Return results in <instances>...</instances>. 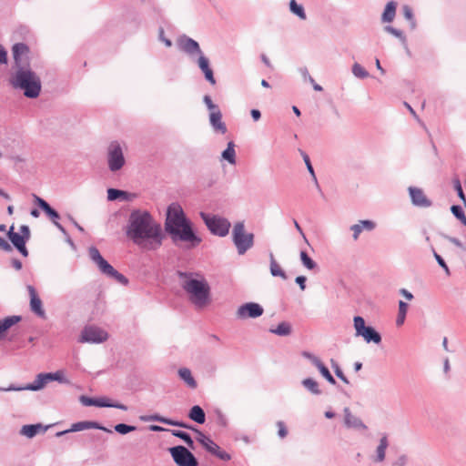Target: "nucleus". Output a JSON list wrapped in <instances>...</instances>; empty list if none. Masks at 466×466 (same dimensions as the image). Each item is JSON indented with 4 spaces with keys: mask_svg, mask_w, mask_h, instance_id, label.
<instances>
[{
    "mask_svg": "<svg viewBox=\"0 0 466 466\" xmlns=\"http://www.w3.org/2000/svg\"><path fill=\"white\" fill-rule=\"evenodd\" d=\"M198 64L199 68L204 73L206 79L211 85L214 86L216 84V79H215V77L213 76L212 69L209 67V61H208V59L204 55H201L198 57Z\"/></svg>",
    "mask_w": 466,
    "mask_h": 466,
    "instance_id": "6ab92c4d",
    "label": "nucleus"
},
{
    "mask_svg": "<svg viewBox=\"0 0 466 466\" xmlns=\"http://www.w3.org/2000/svg\"><path fill=\"white\" fill-rule=\"evenodd\" d=\"M42 429V426L40 424H35V425H25L22 430H21V432L23 435L28 437V438H32L34 437L40 430Z\"/></svg>",
    "mask_w": 466,
    "mask_h": 466,
    "instance_id": "473e14b6",
    "label": "nucleus"
},
{
    "mask_svg": "<svg viewBox=\"0 0 466 466\" xmlns=\"http://www.w3.org/2000/svg\"><path fill=\"white\" fill-rule=\"evenodd\" d=\"M214 455H216L217 457H218L219 459L224 460V461L230 460V455L228 453H227L226 451H222L220 449V447H218V451H215Z\"/></svg>",
    "mask_w": 466,
    "mask_h": 466,
    "instance_id": "4d7b16f0",
    "label": "nucleus"
},
{
    "mask_svg": "<svg viewBox=\"0 0 466 466\" xmlns=\"http://www.w3.org/2000/svg\"><path fill=\"white\" fill-rule=\"evenodd\" d=\"M166 229L175 241L187 242L191 247L200 243V239L194 234L187 220L181 206L177 203L171 204L167 208Z\"/></svg>",
    "mask_w": 466,
    "mask_h": 466,
    "instance_id": "f03ea898",
    "label": "nucleus"
},
{
    "mask_svg": "<svg viewBox=\"0 0 466 466\" xmlns=\"http://www.w3.org/2000/svg\"><path fill=\"white\" fill-rule=\"evenodd\" d=\"M277 427L279 429L278 431V434L280 438H285L288 434V431H287V428L285 426V423L282 422V421H279L277 423Z\"/></svg>",
    "mask_w": 466,
    "mask_h": 466,
    "instance_id": "5fc2aeb1",
    "label": "nucleus"
},
{
    "mask_svg": "<svg viewBox=\"0 0 466 466\" xmlns=\"http://www.w3.org/2000/svg\"><path fill=\"white\" fill-rule=\"evenodd\" d=\"M376 224L371 220H360L358 224L351 226V230L353 231V238L357 240L359 238L360 234L363 230L371 231L375 228Z\"/></svg>",
    "mask_w": 466,
    "mask_h": 466,
    "instance_id": "aec40b11",
    "label": "nucleus"
},
{
    "mask_svg": "<svg viewBox=\"0 0 466 466\" xmlns=\"http://www.w3.org/2000/svg\"><path fill=\"white\" fill-rule=\"evenodd\" d=\"M250 114H251L252 118L255 121H258L261 116V114H260L259 110H258V109H252Z\"/></svg>",
    "mask_w": 466,
    "mask_h": 466,
    "instance_id": "69168bd1",
    "label": "nucleus"
},
{
    "mask_svg": "<svg viewBox=\"0 0 466 466\" xmlns=\"http://www.w3.org/2000/svg\"><path fill=\"white\" fill-rule=\"evenodd\" d=\"M317 368L319 369V372L321 373V375L331 384H335L336 383V380L335 379L332 377V375L330 374L329 370H328V368L322 363L320 362V365H318Z\"/></svg>",
    "mask_w": 466,
    "mask_h": 466,
    "instance_id": "a19ab883",
    "label": "nucleus"
},
{
    "mask_svg": "<svg viewBox=\"0 0 466 466\" xmlns=\"http://www.w3.org/2000/svg\"><path fill=\"white\" fill-rule=\"evenodd\" d=\"M296 282L299 285V288L301 290H304L306 286H305V282H306V277L304 276H299L296 278Z\"/></svg>",
    "mask_w": 466,
    "mask_h": 466,
    "instance_id": "e2e57ef3",
    "label": "nucleus"
},
{
    "mask_svg": "<svg viewBox=\"0 0 466 466\" xmlns=\"http://www.w3.org/2000/svg\"><path fill=\"white\" fill-rule=\"evenodd\" d=\"M407 309H408L407 303H405L402 300H400L399 302V313L406 314L407 313Z\"/></svg>",
    "mask_w": 466,
    "mask_h": 466,
    "instance_id": "0e129e2a",
    "label": "nucleus"
},
{
    "mask_svg": "<svg viewBox=\"0 0 466 466\" xmlns=\"http://www.w3.org/2000/svg\"><path fill=\"white\" fill-rule=\"evenodd\" d=\"M179 48L187 53L188 55L198 54L199 56L203 55L199 45L197 41L193 40L189 37H182L178 40Z\"/></svg>",
    "mask_w": 466,
    "mask_h": 466,
    "instance_id": "dca6fc26",
    "label": "nucleus"
},
{
    "mask_svg": "<svg viewBox=\"0 0 466 466\" xmlns=\"http://www.w3.org/2000/svg\"><path fill=\"white\" fill-rule=\"evenodd\" d=\"M209 121L215 131L220 132L221 134H225L227 132V127L222 121V114L219 109L214 112H210Z\"/></svg>",
    "mask_w": 466,
    "mask_h": 466,
    "instance_id": "a211bd4d",
    "label": "nucleus"
},
{
    "mask_svg": "<svg viewBox=\"0 0 466 466\" xmlns=\"http://www.w3.org/2000/svg\"><path fill=\"white\" fill-rule=\"evenodd\" d=\"M452 214L464 225L466 226V216L462 208L460 206H452L451 207Z\"/></svg>",
    "mask_w": 466,
    "mask_h": 466,
    "instance_id": "79ce46f5",
    "label": "nucleus"
},
{
    "mask_svg": "<svg viewBox=\"0 0 466 466\" xmlns=\"http://www.w3.org/2000/svg\"><path fill=\"white\" fill-rule=\"evenodd\" d=\"M116 431L120 434H127L128 432L134 431L136 430L135 426H129L124 423H119L115 426Z\"/></svg>",
    "mask_w": 466,
    "mask_h": 466,
    "instance_id": "49530a36",
    "label": "nucleus"
},
{
    "mask_svg": "<svg viewBox=\"0 0 466 466\" xmlns=\"http://www.w3.org/2000/svg\"><path fill=\"white\" fill-rule=\"evenodd\" d=\"M29 48L23 43L15 44L13 46V56L15 59V68L19 66H29Z\"/></svg>",
    "mask_w": 466,
    "mask_h": 466,
    "instance_id": "f8f14e48",
    "label": "nucleus"
},
{
    "mask_svg": "<svg viewBox=\"0 0 466 466\" xmlns=\"http://www.w3.org/2000/svg\"><path fill=\"white\" fill-rule=\"evenodd\" d=\"M7 236L13 245L18 249V251L24 256H28V250L25 247V242L28 240L24 236H21L18 232H14V227L12 226L7 232Z\"/></svg>",
    "mask_w": 466,
    "mask_h": 466,
    "instance_id": "2eb2a0df",
    "label": "nucleus"
},
{
    "mask_svg": "<svg viewBox=\"0 0 466 466\" xmlns=\"http://www.w3.org/2000/svg\"><path fill=\"white\" fill-rule=\"evenodd\" d=\"M179 277L189 300L197 308L203 309L210 304V288L203 276L197 273L180 272Z\"/></svg>",
    "mask_w": 466,
    "mask_h": 466,
    "instance_id": "7ed1b4c3",
    "label": "nucleus"
},
{
    "mask_svg": "<svg viewBox=\"0 0 466 466\" xmlns=\"http://www.w3.org/2000/svg\"><path fill=\"white\" fill-rule=\"evenodd\" d=\"M354 328L356 329V335L359 336L360 332L366 328L365 320L362 317L357 316L354 318Z\"/></svg>",
    "mask_w": 466,
    "mask_h": 466,
    "instance_id": "a18cd8bd",
    "label": "nucleus"
},
{
    "mask_svg": "<svg viewBox=\"0 0 466 466\" xmlns=\"http://www.w3.org/2000/svg\"><path fill=\"white\" fill-rule=\"evenodd\" d=\"M405 317H406V314L399 313L398 317H397V319H396V324L398 326L402 325L404 323Z\"/></svg>",
    "mask_w": 466,
    "mask_h": 466,
    "instance_id": "774afa93",
    "label": "nucleus"
},
{
    "mask_svg": "<svg viewBox=\"0 0 466 466\" xmlns=\"http://www.w3.org/2000/svg\"><path fill=\"white\" fill-rule=\"evenodd\" d=\"M0 248H3L5 251H11L12 250L11 245L6 240H5V239L0 244Z\"/></svg>",
    "mask_w": 466,
    "mask_h": 466,
    "instance_id": "338daca9",
    "label": "nucleus"
},
{
    "mask_svg": "<svg viewBox=\"0 0 466 466\" xmlns=\"http://www.w3.org/2000/svg\"><path fill=\"white\" fill-rule=\"evenodd\" d=\"M7 62V53L5 48L0 45V64H5Z\"/></svg>",
    "mask_w": 466,
    "mask_h": 466,
    "instance_id": "680f3d73",
    "label": "nucleus"
},
{
    "mask_svg": "<svg viewBox=\"0 0 466 466\" xmlns=\"http://www.w3.org/2000/svg\"><path fill=\"white\" fill-rule=\"evenodd\" d=\"M402 12H403V15L404 17L410 22V25H411V27L414 28L415 25H416V23H415V20H414V15H413V12H412V9L405 5L402 6Z\"/></svg>",
    "mask_w": 466,
    "mask_h": 466,
    "instance_id": "37998d69",
    "label": "nucleus"
},
{
    "mask_svg": "<svg viewBox=\"0 0 466 466\" xmlns=\"http://www.w3.org/2000/svg\"><path fill=\"white\" fill-rule=\"evenodd\" d=\"M208 228L215 235L225 237L228 235L230 228V223L222 218L217 216H210L206 213L200 214Z\"/></svg>",
    "mask_w": 466,
    "mask_h": 466,
    "instance_id": "6e6552de",
    "label": "nucleus"
},
{
    "mask_svg": "<svg viewBox=\"0 0 466 466\" xmlns=\"http://www.w3.org/2000/svg\"><path fill=\"white\" fill-rule=\"evenodd\" d=\"M222 158L230 164L236 163L235 144L232 141L228 142L227 148L222 152Z\"/></svg>",
    "mask_w": 466,
    "mask_h": 466,
    "instance_id": "c756f323",
    "label": "nucleus"
},
{
    "mask_svg": "<svg viewBox=\"0 0 466 466\" xmlns=\"http://www.w3.org/2000/svg\"><path fill=\"white\" fill-rule=\"evenodd\" d=\"M89 257L96 264L99 270L109 278L116 279L117 282L127 285L128 283L127 279L116 271L100 254L99 250L91 247L88 250Z\"/></svg>",
    "mask_w": 466,
    "mask_h": 466,
    "instance_id": "39448f33",
    "label": "nucleus"
},
{
    "mask_svg": "<svg viewBox=\"0 0 466 466\" xmlns=\"http://www.w3.org/2000/svg\"><path fill=\"white\" fill-rule=\"evenodd\" d=\"M80 402L85 406H96V399H92L86 396H81Z\"/></svg>",
    "mask_w": 466,
    "mask_h": 466,
    "instance_id": "864d4df0",
    "label": "nucleus"
},
{
    "mask_svg": "<svg viewBox=\"0 0 466 466\" xmlns=\"http://www.w3.org/2000/svg\"><path fill=\"white\" fill-rule=\"evenodd\" d=\"M353 73L356 76L364 78L368 76L366 70L359 64L353 66Z\"/></svg>",
    "mask_w": 466,
    "mask_h": 466,
    "instance_id": "8fccbe9b",
    "label": "nucleus"
},
{
    "mask_svg": "<svg viewBox=\"0 0 466 466\" xmlns=\"http://www.w3.org/2000/svg\"><path fill=\"white\" fill-rule=\"evenodd\" d=\"M386 31L397 37H402V32L392 26H387Z\"/></svg>",
    "mask_w": 466,
    "mask_h": 466,
    "instance_id": "bf43d9fd",
    "label": "nucleus"
},
{
    "mask_svg": "<svg viewBox=\"0 0 466 466\" xmlns=\"http://www.w3.org/2000/svg\"><path fill=\"white\" fill-rule=\"evenodd\" d=\"M397 4L394 1H390L386 5L384 12L382 14L383 22H392L396 15Z\"/></svg>",
    "mask_w": 466,
    "mask_h": 466,
    "instance_id": "bb28decb",
    "label": "nucleus"
},
{
    "mask_svg": "<svg viewBox=\"0 0 466 466\" xmlns=\"http://www.w3.org/2000/svg\"><path fill=\"white\" fill-rule=\"evenodd\" d=\"M21 320L19 316H10L0 320V339L5 336L6 330Z\"/></svg>",
    "mask_w": 466,
    "mask_h": 466,
    "instance_id": "5701e85b",
    "label": "nucleus"
},
{
    "mask_svg": "<svg viewBox=\"0 0 466 466\" xmlns=\"http://www.w3.org/2000/svg\"><path fill=\"white\" fill-rule=\"evenodd\" d=\"M179 377L187 384L191 389L197 388V382L194 380L191 371L187 368H182L178 370Z\"/></svg>",
    "mask_w": 466,
    "mask_h": 466,
    "instance_id": "c85d7f7f",
    "label": "nucleus"
},
{
    "mask_svg": "<svg viewBox=\"0 0 466 466\" xmlns=\"http://www.w3.org/2000/svg\"><path fill=\"white\" fill-rule=\"evenodd\" d=\"M263 308L259 304L249 302L238 308L237 316L242 319L248 318H258L263 314Z\"/></svg>",
    "mask_w": 466,
    "mask_h": 466,
    "instance_id": "ddd939ff",
    "label": "nucleus"
},
{
    "mask_svg": "<svg viewBox=\"0 0 466 466\" xmlns=\"http://www.w3.org/2000/svg\"><path fill=\"white\" fill-rule=\"evenodd\" d=\"M332 368L334 369L335 374L339 377L344 383L349 384L348 379L345 377L343 371L339 368V366L332 361Z\"/></svg>",
    "mask_w": 466,
    "mask_h": 466,
    "instance_id": "09e8293b",
    "label": "nucleus"
},
{
    "mask_svg": "<svg viewBox=\"0 0 466 466\" xmlns=\"http://www.w3.org/2000/svg\"><path fill=\"white\" fill-rule=\"evenodd\" d=\"M388 447L387 436H383L380 439V445L377 448L378 461H382L385 458V451Z\"/></svg>",
    "mask_w": 466,
    "mask_h": 466,
    "instance_id": "c9c22d12",
    "label": "nucleus"
},
{
    "mask_svg": "<svg viewBox=\"0 0 466 466\" xmlns=\"http://www.w3.org/2000/svg\"><path fill=\"white\" fill-rule=\"evenodd\" d=\"M27 290L30 296V309L31 310L37 315L38 317L45 319L46 318V312L43 309V303L41 299L39 298L35 289L28 285Z\"/></svg>",
    "mask_w": 466,
    "mask_h": 466,
    "instance_id": "4468645a",
    "label": "nucleus"
},
{
    "mask_svg": "<svg viewBox=\"0 0 466 466\" xmlns=\"http://www.w3.org/2000/svg\"><path fill=\"white\" fill-rule=\"evenodd\" d=\"M92 428H97V429H101V430H106V428H104V427H99L96 422H92V421H80V422H77V423H74L70 430L66 431H62V432H58L57 435L60 436V435H62V434H64L66 432L79 431H83V430H86V429H92Z\"/></svg>",
    "mask_w": 466,
    "mask_h": 466,
    "instance_id": "b1692460",
    "label": "nucleus"
},
{
    "mask_svg": "<svg viewBox=\"0 0 466 466\" xmlns=\"http://www.w3.org/2000/svg\"><path fill=\"white\" fill-rule=\"evenodd\" d=\"M44 378L46 380L47 383L53 380H57L59 382H66V380L64 378V372L58 370L54 373H43Z\"/></svg>",
    "mask_w": 466,
    "mask_h": 466,
    "instance_id": "4c0bfd02",
    "label": "nucleus"
},
{
    "mask_svg": "<svg viewBox=\"0 0 466 466\" xmlns=\"http://www.w3.org/2000/svg\"><path fill=\"white\" fill-rule=\"evenodd\" d=\"M290 11L298 15L300 19H306V14L302 5H299L295 0H290L289 2Z\"/></svg>",
    "mask_w": 466,
    "mask_h": 466,
    "instance_id": "72a5a7b5",
    "label": "nucleus"
},
{
    "mask_svg": "<svg viewBox=\"0 0 466 466\" xmlns=\"http://www.w3.org/2000/svg\"><path fill=\"white\" fill-rule=\"evenodd\" d=\"M232 236L234 244L237 247L238 254L240 255H243L253 246L254 235L245 231V226L243 222H238L234 226Z\"/></svg>",
    "mask_w": 466,
    "mask_h": 466,
    "instance_id": "0eeeda50",
    "label": "nucleus"
},
{
    "mask_svg": "<svg viewBox=\"0 0 466 466\" xmlns=\"http://www.w3.org/2000/svg\"><path fill=\"white\" fill-rule=\"evenodd\" d=\"M270 258V273L274 277H279L282 279H287V275L285 271L282 269L281 266L277 262L273 254L269 255Z\"/></svg>",
    "mask_w": 466,
    "mask_h": 466,
    "instance_id": "cd10ccee",
    "label": "nucleus"
},
{
    "mask_svg": "<svg viewBox=\"0 0 466 466\" xmlns=\"http://www.w3.org/2000/svg\"><path fill=\"white\" fill-rule=\"evenodd\" d=\"M188 417L198 422V423H204L205 420H206V416H205V412L203 410V409L198 406V405H195L191 408V410H189V413H188Z\"/></svg>",
    "mask_w": 466,
    "mask_h": 466,
    "instance_id": "a878e982",
    "label": "nucleus"
},
{
    "mask_svg": "<svg viewBox=\"0 0 466 466\" xmlns=\"http://www.w3.org/2000/svg\"><path fill=\"white\" fill-rule=\"evenodd\" d=\"M47 384V381L44 378V375L43 373H39L35 380H34L33 383L31 384H28L25 387H22V388H16L15 389V390H42L46 385Z\"/></svg>",
    "mask_w": 466,
    "mask_h": 466,
    "instance_id": "4be33fe9",
    "label": "nucleus"
},
{
    "mask_svg": "<svg viewBox=\"0 0 466 466\" xmlns=\"http://www.w3.org/2000/svg\"><path fill=\"white\" fill-rule=\"evenodd\" d=\"M204 102L210 112L218 110V106L213 104L211 98L208 96H205Z\"/></svg>",
    "mask_w": 466,
    "mask_h": 466,
    "instance_id": "603ef678",
    "label": "nucleus"
},
{
    "mask_svg": "<svg viewBox=\"0 0 466 466\" xmlns=\"http://www.w3.org/2000/svg\"><path fill=\"white\" fill-rule=\"evenodd\" d=\"M108 339V334L104 329L96 327H86L80 337V342L101 343Z\"/></svg>",
    "mask_w": 466,
    "mask_h": 466,
    "instance_id": "9d476101",
    "label": "nucleus"
},
{
    "mask_svg": "<svg viewBox=\"0 0 466 466\" xmlns=\"http://www.w3.org/2000/svg\"><path fill=\"white\" fill-rule=\"evenodd\" d=\"M36 202L38 206L55 221L56 219L59 218L58 213L53 209L49 204L45 201L44 199L36 197Z\"/></svg>",
    "mask_w": 466,
    "mask_h": 466,
    "instance_id": "7c9ffc66",
    "label": "nucleus"
},
{
    "mask_svg": "<svg viewBox=\"0 0 466 466\" xmlns=\"http://www.w3.org/2000/svg\"><path fill=\"white\" fill-rule=\"evenodd\" d=\"M127 235L134 243L148 250L157 249L161 245V228L147 211L131 213Z\"/></svg>",
    "mask_w": 466,
    "mask_h": 466,
    "instance_id": "f257e3e1",
    "label": "nucleus"
},
{
    "mask_svg": "<svg viewBox=\"0 0 466 466\" xmlns=\"http://www.w3.org/2000/svg\"><path fill=\"white\" fill-rule=\"evenodd\" d=\"M20 235L24 236L25 238L29 239L30 238V230L27 226L23 225L20 227Z\"/></svg>",
    "mask_w": 466,
    "mask_h": 466,
    "instance_id": "052dcab7",
    "label": "nucleus"
},
{
    "mask_svg": "<svg viewBox=\"0 0 466 466\" xmlns=\"http://www.w3.org/2000/svg\"><path fill=\"white\" fill-rule=\"evenodd\" d=\"M455 189L460 197V198L464 202L466 203V198H465V196H464V193H463V190H462V187L461 186V183L460 181H457L456 184H455Z\"/></svg>",
    "mask_w": 466,
    "mask_h": 466,
    "instance_id": "13d9d810",
    "label": "nucleus"
},
{
    "mask_svg": "<svg viewBox=\"0 0 466 466\" xmlns=\"http://www.w3.org/2000/svg\"><path fill=\"white\" fill-rule=\"evenodd\" d=\"M410 195L414 205L420 207H429L431 201L427 198L420 188L410 187Z\"/></svg>",
    "mask_w": 466,
    "mask_h": 466,
    "instance_id": "f3484780",
    "label": "nucleus"
},
{
    "mask_svg": "<svg viewBox=\"0 0 466 466\" xmlns=\"http://www.w3.org/2000/svg\"><path fill=\"white\" fill-rule=\"evenodd\" d=\"M300 258H301V261H302L303 265L308 269L311 270V269H314L317 267V264L309 257L307 252L301 251L300 252Z\"/></svg>",
    "mask_w": 466,
    "mask_h": 466,
    "instance_id": "ea45409f",
    "label": "nucleus"
},
{
    "mask_svg": "<svg viewBox=\"0 0 466 466\" xmlns=\"http://www.w3.org/2000/svg\"><path fill=\"white\" fill-rule=\"evenodd\" d=\"M299 152H300V155L303 157V160H304V162H305V164L307 166V168H308L309 172L312 176L313 179L316 181L317 177H316V175H315L314 169L312 167V165L310 163L309 156L305 152H303L302 150H299Z\"/></svg>",
    "mask_w": 466,
    "mask_h": 466,
    "instance_id": "de8ad7c7",
    "label": "nucleus"
},
{
    "mask_svg": "<svg viewBox=\"0 0 466 466\" xmlns=\"http://www.w3.org/2000/svg\"><path fill=\"white\" fill-rule=\"evenodd\" d=\"M11 85L15 88L24 90L27 97H37L41 91L40 78L29 66H19L10 78Z\"/></svg>",
    "mask_w": 466,
    "mask_h": 466,
    "instance_id": "20e7f679",
    "label": "nucleus"
},
{
    "mask_svg": "<svg viewBox=\"0 0 466 466\" xmlns=\"http://www.w3.org/2000/svg\"><path fill=\"white\" fill-rule=\"evenodd\" d=\"M270 331L279 336H287L290 334L291 327L287 322H281L278 325L276 329H270Z\"/></svg>",
    "mask_w": 466,
    "mask_h": 466,
    "instance_id": "f704fd0d",
    "label": "nucleus"
},
{
    "mask_svg": "<svg viewBox=\"0 0 466 466\" xmlns=\"http://www.w3.org/2000/svg\"><path fill=\"white\" fill-rule=\"evenodd\" d=\"M344 413V420L347 427L355 429H366L365 424L359 418L352 415L349 408H345Z\"/></svg>",
    "mask_w": 466,
    "mask_h": 466,
    "instance_id": "412c9836",
    "label": "nucleus"
},
{
    "mask_svg": "<svg viewBox=\"0 0 466 466\" xmlns=\"http://www.w3.org/2000/svg\"><path fill=\"white\" fill-rule=\"evenodd\" d=\"M302 356L307 358L308 360H309L316 367L318 365H320L321 360L319 358H317L316 356H314L313 354L304 351L302 353Z\"/></svg>",
    "mask_w": 466,
    "mask_h": 466,
    "instance_id": "3c124183",
    "label": "nucleus"
},
{
    "mask_svg": "<svg viewBox=\"0 0 466 466\" xmlns=\"http://www.w3.org/2000/svg\"><path fill=\"white\" fill-rule=\"evenodd\" d=\"M302 384L304 385V387L306 389H308L313 394H319L320 393V390L319 389V384H318V382L316 380H312L310 378H308V379H305L302 381Z\"/></svg>",
    "mask_w": 466,
    "mask_h": 466,
    "instance_id": "e433bc0d",
    "label": "nucleus"
},
{
    "mask_svg": "<svg viewBox=\"0 0 466 466\" xmlns=\"http://www.w3.org/2000/svg\"><path fill=\"white\" fill-rule=\"evenodd\" d=\"M170 453L178 466H197L198 461L194 455L183 446L170 448Z\"/></svg>",
    "mask_w": 466,
    "mask_h": 466,
    "instance_id": "1a4fd4ad",
    "label": "nucleus"
},
{
    "mask_svg": "<svg viewBox=\"0 0 466 466\" xmlns=\"http://www.w3.org/2000/svg\"><path fill=\"white\" fill-rule=\"evenodd\" d=\"M152 420L159 421L167 425L172 426H179L183 428H188L191 429V427L186 425L185 423L172 420L170 419H167L158 415H155L151 417ZM193 430V428H192ZM195 432L197 433L198 437L197 440L205 447V449L209 451L210 453L214 454L215 451H218V445L216 444L209 437L206 436L204 433H202L200 431L194 429Z\"/></svg>",
    "mask_w": 466,
    "mask_h": 466,
    "instance_id": "423d86ee",
    "label": "nucleus"
},
{
    "mask_svg": "<svg viewBox=\"0 0 466 466\" xmlns=\"http://www.w3.org/2000/svg\"><path fill=\"white\" fill-rule=\"evenodd\" d=\"M96 406H97V407H114V408H117V409H120L123 410H127V406H125L123 404H119V403L111 402L110 400L107 398L96 399Z\"/></svg>",
    "mask_w": 466,
    "mask_h": 466,
    "instance_id": "2f4dec72",
    "label": "nucleus"
},
{
    "mask_svg": "<svg viewBox=\"0 0 466 466\" xmlns=\"http://www.w3.org/2000/svg\"><path fill=\"white\" fill-rule=\"evenodd\" d=\"M359 336H361L367 342L379 344L381 341L380 335L371 327H366Z\"/></svg>",
    "mask_w": 466,
    "mask_h": 466,
    "instance_id": "393cba45",
    "label": "nucleus"
},
{
    "mask_svg": "<svg viewBox=\"0 0 466 466\" xmlns=\"http://www.w3.org/2000/svg\"><path fill=\"white\" fill-rule=\"evenodd\" d=\"M434 258H436L439 265L445 270L447 275H450L449 268H448L447 264L445 263V261L443 260V258L436 252H434Z\"/></svg>",
    "mask_w": 466,
    "mask_h": 466,
    "instance_id": "6e6d98bb",
    "label": "nucleus"
},
{
    "mask_svg": "<svg viewBox=\"0 0 466 466\" xmlns=\"http://www.w3.org/2000/svg\"><path fill=\"white\" fill-rule=\"evenodd\" d=\"M126 195H127V192L119 190V189L109 188L107 190V198L111 201L116 200L121 197H125Z\"/></svg>",
    "mask_w": 466,
    "mask_h": 466,
    "instance_id": "c03bdc74",
    "label": "nucleus"
},
{
    "mask_svg": "<svg viewBox=\"0 0 466 466\" xmlns=\"http://www.w3.org/2000/svg\"><path fill=\"white\" fill-rule=\"evenodd\" d=\"M125 164L124 155L121 147L117 142H113L108 149V166L110 170H119Z\"/></svg>",
    "mask_w": 466,
    "mask_h": 466,
    "instance_id": "9b49d317",
    "label": "nucleus"
},
{
    "mask_svg": "<svg viewBox=\"0 0 466 466\" xmlns=\"http://www.w3.org/2000/svg\"><path fill=\"white\" fill-rule=\"evenodd\" d=\"M172 434L183 440L189 448L194 449L193 441L189 434L181 431H172Z\"/></svg>",
    "mask_w": 466,
    "mask_h": 466,
    "instance_id": "58836bf2",
    "label": "nucleus"
}]
</instances>
